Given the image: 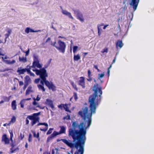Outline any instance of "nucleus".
Here are the masks:
<instances>
[{"label":"nucleus","instance_id":"f257e3e1","mask_svg":"<svg viewBox=\"0 0 154 154\" xmlns=\"http://www.w3.org/2000/svg\"><path fill=\"white\" fill-rule=\"evenodd\" d=\"M98 86L97 84L94 85L93 89L94 93L91 95L89 98L90 112L88 113V109L87 107H85L82 108V110L78 112V114L83 119L84 122L79 125L76 122H74L72 124L73 128L69 129L68 136L72 137L73 142L74 143H72L70 140L62 139H57V142L62 141L71 149L75 148L78 149V146L80 144L86 140V129L91 124L92 114L95 113L99 100H100V98L96 99V97L98 93H99V96L100 98L102 94V88L100 86L98 87Z\"/></svg>","mask_w":154,"mask_h":154},{"label":"nucleus","instance_id":"f03ea898","mask_svg":"<svg viewBox=\"0 0 154 154\" xmlns=\"http://www.w3.org/2000/svg\"><path fill=\"white\" fill-rule=\"evenodd\" d=\"M60 130L59 132H58L56 131H54L52 134L48 137L47 140V142H49L57 135L65 133L66 128L64 126H60Z\"/></svg>","mask_w":154,"mask_h":154},{"label":"nucleus","instance_id":"7ed1b4c3","mask_svg":"<svg viewBox=\"0 0 154 154\" xmlns=\"http://www.w3.org/2000/svg\"><path fill=\"white\" fill-rule=\"evenodd\" d=\"M41 79L40 83L42 84V85L44 86L45 83V85L49 89L51 90L52 91H55L56 90V87L53 82L47 80L46 78Z\"/></svg>","mask_w":154,"mask_h":154},{"label":"nucleus","instance_id":"20e7f679","mask_svg":"<svg viewBox=\"0 0 154 154\" xmlns=\"http://www.w3.org/2000/svg\"><path fill=\"white\" fill-rule=\"evenodd\" d=\"M33 71L35 72L37 75L39 76L40 79L46 78L48 77V73L45 68H43L40 69H35L32 70Z\"/></svg>","mask_w":154,"mask_h":154},{"label":"nucleus","instance_id":"39448f33","mask_svg":"<svg viewBox=\"0 0 154 154\" xmlns=\"http://www.w3.org/2000/svg\"><path fill=\"white\" fill-rule=\"evenodd\" d=\"M40 112L33 113L31 115H29L28 118L29 119L32 120L31 124L32 126L34 125L37 122H39V118L38 116L40 115Z\"/></svg>","mask_w":154,"mask_h":154},{"label":"nucleus","instance_id":"423d86ee","mask_svg":"<svg viewBox=\"0 0 154 154\" xmlns=\"http://www.w3.org/2000/svg\"><path fill=\"white\" fill-rule=\"evenodd\" d=\"M59 46H55V48L60 52L64 53L66 48V45L64 42L59 40L58 41Z\"/></svg>","mask_w":154,"mask_h":154},{"label":"nucleus","instance_id":"0eeeda50","mask_svg":"<svg viewBox=\"0 0 154 154\" xmlns=\"http://www.w3.org/2000/svg\"><path fill=\"white\" fill-rule=\"evenodd\" d=\"M34 61L32 63V65L31 66L32 68L37 67L39 68H41L42 67V65L39 63V61L38 59L37 56H34L33 57Z\"/></svg>","mask_w":154,"mask_h":154},{"label":"nucleus","instance_id":"6e6552de","mask_svg":"<svg viewBox=\"0 0 154 154\" xmlns=\"http://www.w3.org/2000/svg\"><path fill=\"white\" fill-rule=\"evenodd\" d=\"M86 140H84L78 146V149L79 147V149L75 152V154H83L84 151V147Z\"/></svg>","mask_w":154,"mask_h":154},{"label":"nucleus","instance_id":"1a4fd4ad","mask_svg":"<svg viewBox=\"0 0 154 154\" xmlns=\"http://www.w3.org/2000/svg\"><path fill=\"white\" fill-rule=\"evenodd\" d=\"M139 1L140 0H131L129 4L132 7L134 12L137 9Z\"/></svg>","mask_w":154,"mask_h":154},{"label":"nucleus","instance_id":"9d476101","mask_svg":"<svg viewBox=\"0 0 154 154\" xmlns=\"http://www.w3.org/2000/svg\"><path fill=\"white\" fill-rule=\"evenodd\" d=\"M2 142H4V144H8L10 143V140L8 138L7 135L6 134H4L2 135Z\"/></svg>","mask_w":154,"mask_h":154},{"label":"nucleus","instance_id":"9b49d317","mask_svg":"<svg viewBox=\"0 0 154 154\" xmlns=\"http://www.w3.org/2000/svg\"><path fill=\"white\" fill-rule=\"evenodd\" d=\"M79 79L78 82L79 85L81 86L83 88H85V78L83 77H81Z\"/></svg>","mask_w":154,"mask_h":154},{"label":"nucleus","instance_id":"f8f14e48","mask_svg":"<svg viewBox=\"0 0 154 154\" xmlns=\"http://www.w3.org/2000/svg\"><path fill=\"white\" fill-rule=\"evenodd\" d=\"M45 104L48 106H49L50 107H51L52 109H53L54 108V106L53 104V101L49 99H47L46 100L45 102Z\"/></svg>","mask_w":154,"mask_h":154},{"label":"nucleus","instance_id":"ddd939ff","mask_svg":"<svg viewBox=\"0 0 154 154\" xmlns=\"http://www.w3.org/2000/svg\"><path fill=\"white\" fill-rule=\"evenodd\" d=\"M39 125H45V126L44 128H40V130L41 131L45 132L48 130V125L47 123L45 122L39 123L36 126H38Z\"/></svg>","mask_w":154,"mask_h":154},{"label":"nucleus","instance_id":"4468645a","mask_svg":"<svg viewBox=\"0 0 154 154\" xmlns=\"http://www.w3.org/2000/svg\"><path fill=\"white\" fill-rule=\"evenodd\" d=\"M123 45V43L121 40H118L116 43V47L117 49L118 48V47L120 49L122 47Z\"/></svg>","mask_w":154,"mask_h":154},{"label":"nucleus","instance_id":"2eb2a0df","mask_svg":"<svg viewBox=\"0 0 154 154\" xmlns=\"http://www.w3.org/2000/svg\"><path fill=\"white\" fill-rule=\"evenodd\" d=\"M77 19L79 20L81 22H83L84 19L82 13L80 12H78L77 14Z\"/></svg>","mask_w":154,"mask_h":154},{"label":"nucleus","instance_id":"dca6fc26","mask_svg":"<svg viewBox=\"0 0 154 154\" xmlns=\"http://www.w3.org/2000/svg\"><path fill=\"white\" fill-rule=\"evenodd\" d=\"M62 13L63 14L68 16L69 18L73 19V17L72 16L70 12L66 10H62Z\"/></svg>","mask_w":154,"mask_h":154},{"label":"nucleus","instance_id":"f3484780","mask_svg":"<svg viewBox=\"0 0 154 154\" xmlns=\"http://www.w3.org/2000/svg\"><path fill=\"white\" fill-rule=\"evenodd\" d=\"M17 104L16 100H13L11 102V108L14 110H15L17 109Z\"/></svg>","mask_w":154,"mask_h":154},{"label":"nucleus","instance_id":"a211bd4d","mask_svg":"<svg viewBox=\"0 0 154 154\" xmlns=\"http://www.w3.org/2000/svg\"><path fill=\"white\" fill-rule=\"evenodd\" d=\"M24 82L26 84L29 85L31 82V80L29 77L28 75H26L24 78Z\"/></svg>","mask_w":154,"mask_h":154},{"label":"nucleus","instance_id":"6ab92c4d","mask_svg":"<svg viewBox=\"0 0 154 154\" xmlns=\"http://www.w3.org/2000/svg\"><path fill=\"white\" fill-rule=\"evenodd\" d=\"M32 86L30 85L28 87L26 91L25 94L26 95L29 94L30 92H33V91L32 90Z\"/></svg>","mask_w":154,"mask_h":154},{"label":"nucleus","instance_id":"aec40b11","mask_svg":"<svg viewBox=\"0 0 154 154\" xmlns=\"http://www.w3.org/2000/svg\"><path fill=\"white\" fill-rule=\"evenodd\" d=\"M103 23H102L101 25H98L97 29H98V33L99 36H100L102 32V29L100 28L101 26H103Z\"/></svg>","mask_w":154,"mask_h":154},{"label":"nucleus","instance_id":"412c9836","mask_svg":"<svg viewBox=\"0 0 154 154\" xmlns=\"http://www.w3.org/2000/svg\"><path fill=\"white\" fill-rule=\"evenodd\" d=\"M88 78L87 79V80L88 81L91 82L92 80V78L91 77L92 75L91 74V72L90 70H88Z\"/></svg>","mask_w":154,"mask_h":154},{"label":"nucleus","instance_id":"4be33fe9","mask_svg":"<svg viewBox=\"0 0 154 154\" xmlns=\"http://www.w3.org/2000/svg\"><path fill=\"white\" fill-rule=\"evenodd\" d=\"M26 72V68L23 69H18L17 71V72L19 73L20 75L23 74Z\"/></svg>","mask_w":154,"mask_h":154},{"label":"nucleus","instance_id":"5701e85b","mask_svg":"<svg viewBox=\"0 0 154 154\" xmlns=\"http://www.w3.org/2000/svg\"><path fill=\"white\" fill-rule=\"evenodd\" d=\"M19 59L20 62H22L23 63L26 62L27 61V58L26 57H19Z\"/></svg>","mask_w":154,"mask_h":154},{"label":"nucleus","instance_id":"b1692460","mask_svg":"<svg viewBox=\"0 0 154 154\" xmlns=\"http://www.w3.org/2000/svg\"><path fill=\"white\" fill-rule=\"evenodd\" d=\"M11 96L7 97L5 96H2V97L5 102H9Z\"/></svg>","mask_w":154,"mask_h":154},{"label":"nucleus","instance_id":"393cba45","mask_svg":"<svg viewBox=\"0 0 154 154\" xmlns=\"http://www.w3.org/2000/svg\"><path fill=\"white\" fill-rule=\"evenodd\" d=\"M37 87L39 90H41L43 92H44L45 91V90L43 85H38Z\"/></svg>","mask_w":154,"mask_h":154},{"label":"nucleus","instance_id":"a878e982","mask_svg":"<svg viewBox=\"0 0 154 154\" xmlns=\"http://www.w3.org/2000/svg\"><path fill=\"white\" fill-rule=\"evenodd\" d=\"M80 59V57L79 54L77 55H74L73 57V59L74 61H78Z\"/></svg>","mask_w":154,"mask_h":154},{"label":"nucleus","instance_id":"bb28decb","mask_svg":"<svg viewBox=\"0 0 154 154\" xmlns=\"http://www.w3.org/2000/svg\"><path fill=\"white\" fill-rule=\"evenodd\" d=\"M63 108L66 112H71V111L69 109L67 104H63Z\"/></svg>","mask_w":154,"mask_h":154},{"label":"nucleus","instance_id":"cd10ccee","mask_svg":"<svg viewBox=\"0 0 154 154\" xmlns=\"http://www.w3.org/2000/svg\"><path fill=\"white\" fill-rule=\"evenodd\" d=\"M6 62L7 64H12L15 63L16 62L15 60H13L12 61H11L10 60H6Z\"/></svg>","mask_w":154,"mask_h":154},{"label":"nucleus","instance_id":"c85d7f7f","mask_svg":"<svg viewBox=\"0 0 154 154\" xmlns=\"http://www.w3.org/2000/svg\"><path fill=\"white\" fill-rule=\"evenodd\" d=\"M17 150H19V148L17 147L16 149H14L13 148L11 147L10 149V152L11 153H13L15 151Z\"/></svg>","mask_w":154,"mask_h":154},{"label":"nucleus","instance_id":"c756f323","mask_svg":"<svg viewBox=\"0 0 154 154\" xmlns=\"http://www.w3.org/2000/svg\"><path fill=\"white\" fill-rule=\"evenodd\" d=\"M71 84L73 88L76 91H77L78 90V89L76 85L73 82H72L71 83Z\"/></svg>","mask_w":154,"mask_h":154},{"label":"nucleus","instance_id":"7c9ffc66","mask_svg":"<svg viewBox=\"0 0 154 154\" xmlns=\"http://www.w3.org/2000/svg\"><path fill=\"white\" fill-rule=\"evenodd\" d=\"M16 119L14 116H13L11 119V120L9 123H10V124L11 123H14L16 121Z\"/></svg>","mask_w":154,"mask_h":154},{"label":"nucleus","instance_id":"2f4dec72","mask_svg":"<svg viewBox=\"0 0 154 154\" xmlns=\"http://www.w3.org/2000/svg\"><path fill=\"white\" fill-rule=\"evenodd\" d=\"M10 140L12 143L13 142V134L12 131L10 132Z\"/></svg>","mask_w":154,"mask_h":154},{"label":"nucleus","instance_id":"473e14b6","mask_svg":"<svg viewBox=\"0 0 154 154\" xmlns=\"http://www.w3.org/2000/svg\"><path fill=\"white\" fill-rule=\"evenodd\" d=\"M108 52V49L106 47L104 48L101 51V52L103 53H107Z\"/></svg>","mask_w":154,"mask_h":154},{"label":"nucleus","instance_id":"72a5a7b5","mask_svg":"<svg viewBox=\"0 0 154 154\" xmlns=\"http://www.w3.org/2000/svg\"><path fill=\"white\" fill-rule=\"evenodd\" d=\"M78 48V47L77 46H74L73 47V52L75 53L77 51V50Z\"/></svg>","mask_w":154,"mask_h":154},{"label":"nucleus","instance_id":"f704fd0d","mask_svg":"<svg viewBox=\"0 0 154 154\" xmlns=\"http://www.w3.org/2000/svg\"><path fill=\"white\" fill-rule=\"evenodd\" d=\"M64 120H70V116L69 115H68L67 116L64 117L63 118Z\"/></svg>","mask_w":154,"mask_h":154},{"label":"nucleus","instance_id":"c9c22d12","mask_svg":"<svg viewBox=\"0 0 154 154\" xmlns=\"http://www.w3.org/2000/svg\"><path fill=\"white\" fill-rule=\"evenodd\" d=\"M53 129V128H50L47 132V135L50 134L52 132V130Z\"/></svg>","mask_w":154,"mask_h":154},{"label":"nucleus","instance_id":"e433bc0d","mask_svg":"<svg viewBox=\"0 0 154 154\" xmlns=\"http://www.w3.org/2000/svg\"><path fill=\"white\" fill-rule=\"evenodd\" d=\"M73 97L75 101L77 100L78 98L77 97V94L76 92H74L73 93Z\"/></svg>","mask_w":154,"mask_h":154},{"label":"nucleus","instance_id":"4c0bfd02","mask_svg":"<svg viewBox=\"0 0 154 154\" xmlns=\"http://www.w3.org/2000/svg\"><path fill=\"white\" fill-rule=\"evenodd\" d=\"M32 140V135L30 133L29 135L28 141L29 142H31Z\"/></svg>","mask_w":154,"mask_h":154},{"label":"nucleus","instance_id":"58836bf2","mask_svg":"<svg viewBox=\"0 0 154 154\" xmlns=\"http://www.w3.org/2000/svg\"><path fill=\"white\" fill-rule=\"evenodd\" d=\"M33 136L35 137H36L37 138L39 137V134L38 132L37 134H36L35 133V132H33Z\"/></svg>","mask_w":154,"mask_h":154},{"label":"nucleus","instance_id":"ea45409f","mask_svg":"<svg viewBox=\"0 0 154 154\" xmlns=\"http://www.w3.org/2000/svg\"><path fill=\"white\" fill-rule=\"evenodd\" d=\"M30 28L29 27L26 28L25 29V32L27 33H28L29 32H30Z\"/></svg>","mask_w":154,"mask_h":154},{"label":"nucleus","instance_id":"a19ab883","mask_svg":"<svg viewBox=\"0 0 154 154\" xmlns=\"http://www.w3.org/2000/svg\"><path fill=\"white\" fill-rule=\"evenodd\" d=\"M29 116H28L27 118L26 119V125H28L29 123V121L28 120V119H29V118H28Z\"/></svg>","mask_w":154,"mask_h":154},{"label":"nucleus","instance_id":"79ce46f5","mask_svg":"<svg viewBox=\"0 0 154 154\" xmlns=\"http://www.w3.org/2000/svg\"><path fill=\"white\" fill-rule=\"evenodd\" d=\"M10 35L9 34H8L7 33L5 34V42L4 43H5V42L6 41L7 38H8V37H9Z\"/></svg>","mask_w":154,"mask_h":154},{"label":"nucleus","instance_id":"37998d69","mask_svg":"<svg viewBox=\"0 0 154 154\" xmlns=\"http://www.w3.org/2000/svg\"><path fill=\"white\" fill-rule=\"evenodd\" d=\"M7 33L10 35L12 32V30L11 29H10L9 28L7 29Z\"/></svg>","mask_w":154,"mask_h":154},{"label":"nucleus","instance_id":"c03bdc74","mask_svg":"<svg viewBox=\"0 0 154 154\" xmlns=\"http://www.w3.org/2000/svg\"><path fill=\"white\" fill-rule=\"evenodd\" d=\"M98 75L99 76L98 79H100V78H102L103 77L104 75V74L103 73H102L101 74H99Z\"/></svg>","mask_w":154,"mask_h":154},{"label":"nucleus","instance_id":"a18cd8bd","mask_svg":"<svg viewBox=\"0 0 154 154\" xmlns=\"http://www.w3.org/2000/svg\"><path fill=\"white\" fill-rule=\"evenodd\" d=\"M23 100L21 101L20 102V106L21 108H23L24 107V103H23L22 102Z\"/></svg>","mask_w":154,"mask_h":154},{"label":"nucleus","instance_id":"49530a36","mask_svg":"<svg viewBox=\"0 0 154 154\" xmlns=\"http://www.w3.org/2000/svg\"><path fill=\"white\" fill-rule=\"evenodd\" d=\"M112 66L111 65L108 68L107 72L108 74V76H109V69Z\"/></svg>","mask_w":154,"mask_h":154},{"label":"nucleus","instance_id":"de8ad7c7","mask_svg":"<svg viewBox=\"0 0 154 154\" xmlns=\"http://www.w3.org/2000/svg\"><path fill=\"white\" fill-rule=\"evenodd\" d=\"M40 78H38V79H35V82L36 83H38L40 81Z\"/></svg>","mask_w":154,"mask_h":154},{"label":"nucleus","instance_id":"09e8293b","mask_svg":"<svg viewBox=\"0 0 154 154\" xmlns=\"http://www.w3.org/2000/svg\"><path fill=\"white\" fill-rule=\"evenodd\" d=\"M19 85L20 86H21L23 85V82L22 81H19Z\"/></svg>","mask_w":154,"mask_h":154},{"label":"nucleus","instance_id":"8fccbe9b","mask_svg":"<svg viewBox=\"0 0 154 154\" xmlns=\"http://www.w3.org/2000/svg\"><path fill=\"white\" fill-rule=\"evenodd\" d=\"M28 85L27 84H25V85L23 88V90H25V89L27 88V87Z\"/></svg>","mask_w":154,"mask_h":154},{"label":"nucleus","instance_id":"3c124183","mask_svg":"<svg viewBox=\"0 0 154 154\" xmlns=\"http://www.w3.org/2000/svg\"><path fill=\"white\" fill-rule=\"evenodd\" d=\"M29 49H28V50L26 51V52H26V55H25L26 56L28 55V54H29Z\"/></svg>","mask_w":154,"mask_h":154},{"label":"nucleus","instance_id":"603ef678","mask_svg":"<svg viewBox=\"0 0 154 154\" xmlns=\"http://www.w3.org/2000/svg\"><path fill=\"white\" fill-rule=\"evenodd\" d=\"M40 30H38V31H34V30L32 29H30V32H38V31H39Z\"/></svg>","mask_w":154,"mask_h":154},{"label":"nucleus","instance_id":"864d4df0","mask_svg":"<svg viewBox=\"0 0 154 154\" xmlns=\"http://www.w3.org/2000/svg\"><path fill=\"white\" fill-rule=\"evenodd\" d=\"M20 137H21V140H22L24 137V135H22L21 133L20 134Z\"/></svg>","mask_w":154,"mask_h":154},{"label":"nucleus","instance_id":"5fc2aeb1","mask_svg":"<svg viewBox=\"0 0 154 154\" xmlns=\"http://www.w3.org/2000/svg\"><path fill=\"white\" fill-rule=\"evenodd\" d=\"M56 43V42L55 41L53 43H51V45L55 47V46H56L55 45Z\"/></svg>","mask_w":154,"mask_h":154},{"label":"nucleus","instance_id":"6e6d98bb","mask_svg":"<svg viewBox=\"0 0 154 154\" xmlns=\"http://www.w3.org/2000/svg\"><path fill=\"white\" fill-rule=\"evenodd\" d=\"M63 104H61L60 105H59L58 106V107L61 109H62V108L63 107Z\"/></svg>","mask_w":154,"mask_h":154},{"label":"nucleus","instance_id":"4d7b16f0","mask_svg":"<svg viewBox=\"0 0 154 154\" xmlns=\"http://www.w3.org/2000/svg\"><path fill=\"white\" fill-rule=\"evenodd\" d=\"M10 125V123H5V124H4L3 125V126H9Z\"/></svg>","mask_w":154,"mask_h":154},{"label":"nucleus","instance_id":"13d9d810","mask_svg":"<svg viewBox=\"0 0 154 154\" xmlns=\"http://www.w3.org/2000/svg\"><path fill=\"white\" fill-rule=\"evenodd\" d=\"M33 104L34 105H36L37 104V103L35 101V100H34V101L33 102Z\"/></svg>","mask_w":154,"mask_h":154},{"label":"nucleus","instance_id":"bf43d9fd","mask_svg":"<svg viewBox=\"0 0 154 154\" xmlns=\"http://www.w3.org/2000/svg\"><path fill=\"white\" fill-rule=\"evenodd\" d=\"M40 98L39 97H38V95L37 96V97L36 98V99H34V100H36L37 101H39L40 100Z\"/></svg>","mask_w":154,"mask_h":154},{"label":"nucleus","instance_id":"052dcab7","mask_svg":"<svg viewBox=\"0 0 154 154\" xmlns=\"http://www.w3.org/2000/svg\"><path fill=\"white\" fill-rule=\"evenodd\" d=\"M133 14L132 13H130V15H129V16H131V20H132V19L133 17Z\"/></svg>","mask_w":154,"mask_h":154},{"label":"nucleus","instance_id":"680f3d73","mask_svg":"<svg viewBox=\"0 0 154 154\" xmlns=\"http://www.w3.org/2000/svg\"><path fill=\"white\" fill-rule=\"evenodd\" d=\"M94 68H95V69H97L98 71H99V70L98 69L97 66L94 65Z\"/></svg>","mask_w":154,"mask_h":154},{"label":"nucleus","instance_id":"e2e57ef3","mask_svg":"<svg viewBox=\"0 0 154 154\" xmlns=\"http://www.w3.org/2000/svg\"><path fill=\"white\" fill-rule=\"evenodd\" d=\"M37 107H39V108L40 109H44V108L45 107H41V106H40L39 105H38L37 106Z\"/></svg>","mask_w":154,"mask_h":154},{"label":"nucleus","instance_id":"0e129e2a","mask_svg":"<svg viewBox=\"0 0 154 154\" xmlns=\"http://www.w3.org/2000/svg\"><path fill=\"white\" fill-rule=\"evenodd\" d=\"M27 71L28 73H30L31 72L30 70L29 69H26V71Z\"/></svg>","mask_w":154,"mask_h":154},{"label":"nucleus","instance_id":"69168bd1","mask_svg":"<svg viewBox=\"0 0 154 154\" xmlns=\"http://www.w3.org/2000/svg\"><path fill=\"white\" fill-rule=\"evenodd\" d=\"M50 40H51L50 38H49V37H48L47 38V39L46 40V42H48Z\"/></svg>","mask_w":154,"mask_h":154},{"label":"nucleus","instance_id":"338daca9","mask_svg":"<svg viewBox=\"0 0 154 154\" xmlns=\"http://www.w3.org/2000/svg\"><path fill=\"white\" fill-rule=\"evenodd\" d=\"M14 146H15V145L13 143H12L11 144V147L14 148Z\"/></svg>","mask_w":154,"mask_h":154},{"label":"nucleus","instance_id":"774afa93","mask_svg":"<svg viewBox=\"0 0 154 154\" xmlns=\"http://www.w3.org/2000/svg\"><path fill=\"white\" fill-rule=\"evenodd\" d=\"M43 154H49L48 152H44Z\"/></svg>","mask_w":154,"mask_h":154}]
</instances>
